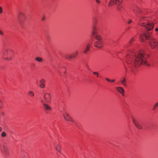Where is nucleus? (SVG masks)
Masks as SVG:
<instances>
[{"label":"nucleus","instance_id":"nucleus-27","mask_svg":"<svg viewBox=\"0 0 158 158\" xmlns=\"http://www.w3.org/2000/svg\"><path fill=\"white\" fill-rule=\"evenodd\" d=\"M1 136L2 137H5L6 136V134L5 132H3L2 133Z\"/></svg>","mask_w":158,"mask_h":158},{"label":"nucleus","instance_id":"nucleus-8","mask_svg":"<svg viewBox=\"0 0 158 158\" xmlns=\"http://www.w3.org/2000/svg\"><path fill=\"white\" fill-rule=\"evenodd\" d=\"M131 117L133 123L135 125L136 127L139 129H142V126L141 125L140 121L138 120L135 119L132 115H131Z\"/></svg>","mask_w":158,"mask_h":158},{"label":"nucleus","instance_id":"nucleus-21","mask_svg":"<svg viewBox=\"0 0 158 158\" xmlns=\"http://www.w3.org/2000/svg\"><path fill=\"white\" fill-rule=\"evenodd\" d=\"M35 59L36 61L39 62H41L43 60L42 58L39 57H36Z\"/></svg>","mask_w":158,"mask_h":158},{"label":"nucleus","instance_id":"nucleus-16","mask_svg":"<svg viewBox=\"0 0 158 158\" xmlns=\"http://www.w3.org/2000/svg\"><path fill=\"white\" fill-rule=\"evenodd\" d=\"M120 81L122 84L124 86H126L127 85V82L124 77H122V79L120 80Z\"/></svg>","mask_w":158,"mask_h":158},{"label":"nucleus","instance_id":"nucleus-28","mask_svg":"<svg viewBox=\"0 0 158 158\" xmlns=\"http://www.w3.org/2000/svg\"><path fill=\"white\" fill-rule=\"evenodd\" d=\"M40 87L41 88H44L45 87L44 84H40Z\"/></svg>","mask_w":158,"mask_h":158},{"label":"nucleus","instance_id":"nucleus-34","mask_svg":"<svg viewBox=\"0 0 158 158\" xmlns=\"http://www.w3.org/2000/svg\"><path fill=\"white\" fill-rule=\"evenodd\" d=\"M0 35H4L3 33L1 30H0Z\"/></svg>","mask_w":158,"mask_h":158},{"label":"nucleus","instance_id":"nucleus-37","mask_svg":"<svg viewBox=\"0 0 158 158\" xmlns=\"http://www.w3.org/2000/svg\"><path fill=\"white\" fill-rule=\"evenodd\" d=\"M2 149V147H1V143H0V149L1 150Z\"/></svg>","mask_w":158,"mask_h":158},{"label":"nucleus","instance_id":"nucleus-2","mask_svg":"<svg viewBox=\"0 0 158 158\" xmlns=\"http://www.w3.org/2000/svg\"><path fill=\"white\" fill-rule=\"evenodd\" d=\"M133 11L135 13H140L141 14L138 21L139 25L144 27L147 30H151L153 29L154 24L152 22V19L149 17L147 15V11L142 10L140 8L137 6L135 7Z\"/></svg>","mask_w":158,"mask_h":158},{"label":"nucleus","instance_id":"nucleus-6","mask_svg":"<svg viewBox=\"0 0 158 158\" xmlns=\"http://www.w3.org/2000/svg\"><path fill=\"white\" fill-rule=\"evenodd\" d=\"M40 102L43 106L45 112L47 113H49L52 109L51 106L47 104L48 103H45V102L42 99L40 100Z\"/></svg>","mask_w":158,"mask_h":158},{"label":"nucleus","instance_id":"nucleus-38","mask_svg":"<svg viewBox=\"0 0 158 158\" xmlns=\"http://www.w3.org/2000/svg\"><path fill=\"white\" fill-rule=\"evenodd\" d=\"M2 103V102L0 100V104H1Z\"/></svg>","mask_w":158,"mask_h":158},{"label":"nucleus","instance_id":"nucleus-31","mask_svg":"<svg viewBox=\"0 0 158 158\" xmlns=\"http://www.w3.org/2000/svg\"><path fill=\"white\" fill-rule=\"evenodd\" d=\"M45 19H46L45 17L44 16L42 17L41 19H42V21H44Z\"/></svg>","mask_w":158,"mask_h":158},{"label":"nucleus","instance_id":"nucleus-36","mask_svg":"<svg viewBox=\"0 0 158 158\" xmlns=\"http://www.w3.org/2000/svg\"><path fill=\"white\" fill-rule=\"evenodd\" d=\"M115 81V79H113L112 80H110V82H114Z\"/></svg>","mask_w":158,"mask_h":158},{"label":"nucleus","instance_id":"nucleus-17","mask_svg":"<svg viewBox=\"0 0 158 158\" xmlns=\"http://www.w3.org/2000/svg\"><path fill=\"white\" fill-rule=\"evenodd\" d=\"M18 16L19 19L20 20L23 19L25 18L24 14L21 12H19V13Z\"/></svg>","mask_w":158,"mask_h":158},{"label":"nucleus","instance_id":"nucleus-22","mask_svg":"<svg viewBox=\"0 0 158 158\" xmlns=\"http://www.w3.org/2000/svg\"><path fill=\"white\" fill-rule=\"evenodd\" d=\"M28 95L30 97H33L34 96V94L33 92L29 91L28 93Z\"/></svg>","mask_w":158,"mask_h":158},{"label":"nucleus","instance_id":"nucleus-14","mask_svg":"<svg viewBox=\"0 0 158 158\" xmlns=\"http://www.w3.org/2000/svg\"><path fill=\"white\" fill-rule=\"evenodd\" d=\"M91 45V44L88 43L87 44L86 46L83 51V53L86 54L89 50Z\"/></svg>","mask_w":158,"mask_h":158},{"label":"nucleus","instance_id":"nucleus-20","mask_svg":"<svg viewBox=\"0 0 158 158\" xmlns=\"http://www.w3.org/2000/svg\"><path fill=\"white\" fill-rule=\"evenodd\" d=\"M59 72H63L65 74L66 72V68L65 67H62L60 68Z\"/></svg>","mask_w":158,"mask_h":158},{"label":"nucleus","instance_id":"nucleus-39","mask_svg":"<svg viewBox=\"0 0 158 158\" xmlns=\"http://www.w3.org/2000/svg\"><path fill=\"white\" fill-rule=\"evenodd\" d=\"M2 130V128H0V131L1 130Z\"/></svg>","mask_w":158,"mask_h":158},{"label":"nucleus","instance_id":"nucleus-25","mask_svg":"<svg viewBox=\"0 0 158 158\" xmlns=\"http://www.w3.org/2000/svg\"><path fill=\"white\" fill-rule=\"evenodd\" d=\"M93 74L96 75L97 77H99V73L97 72H93Z\"/></svg>","mask_w":158,"mask_h":158},{"label":"nucleus","instance_id":"nucleus-4","mask_svg":"<svg viewBox=\"0 0 158 158\" xmlns=\"http://www.w3.org/2000/svg\"><path fill=\"white\" fill-rule=\"evenodd\" d=\"M3 56L5 59L10 60L12 59L14 56L13 51L10 49L6 50L3 53Z\"/></svg>","mask_w":158,"mask_h":158},{"label":"nucleus","instance_id":"nucleus-19","mask_svg":"<svg viewBox=\"0 0 158 158\" xmlns=\"http://www.w3.org/2000/svg\"><path fill=\"white\" fill-rule=\"evenodd\" d=\"M59 72H63L65 74L66 72V68L65 67H62L60 68Z\"/></svg>","mask_w":158,"mask_h":158},{"label":"nucleus","instance_id":"nucleus-18","mask_svg":"<svg viewBox=\"0 0 158 158\" xmlns=\"http://www.w3.org/2000/svg\"><path fill=\"white\" fill-rule=\"evenodd\" d=\"M78 53V51H76L71 55L72 56H69V57L73 59L77 56Z\"/></svg>","mask_w":158,"mask_h":158},{"label":"nucleus","instance_id":"nucleus-3","mask_svg":"<svg viewBox=\"0 0 158 158\" xmlns=\"http://www.w3.org/2000/svg\"><path fill=\"white\" fill-rule=\"evenodd\" d=\"M140 38L143 41H145L146 40H149L151 48L152 49L156 48L158 50V43L155 40L152 38L150 35L143 33L141 35Z\"/></svg>","mask_w":158,"mask_h":158},{"label":"nucleus","instance_id":"nucleus-29","mask_svg":"<svg viewBox=\"0 0 158 158\" xmlns=\"http://www.w3.org/2000/svg\"><path fill=\"white\" fill-rule=\"evenodd\" d=\"M3 8L2 7L0 6V14H2L3 13Z\"/></svg>","mask_w":158,"mask_h":158},{"label":"nucleus","instance_id":"nucleus-32","mask_svg":"<svg viewBox=\"0 0 158 158\" xmlns=\"http://www.w3.org/2000/svg\"><path fill=\"white\" fill-rule=\"evenodd\" d=\"M96 2L98 4H100V1L99 0H95Z\"/></svg>","mask_w":158,"mask_h":158},{"label":"nucleus","instance_id":"nucleus-1","mask_svg":"<svg viewBox=\"0 0 158 158\" xmlns=\"http://www.w3.org/2000/svg\"><path fill=\"white\" fill-rule=\"evenodd\" d=\"M134 40V38L132 37L129 41V43L125 46L124 50L125 51H127L125 52L126 57L125 60L123 61L126 73H128L130 70L133 75L136 74V67L141 64L147 66L150 65L147 60L144 50H141L135 52L130 48Z\"/></svg>","mask_w":158,"mask_h":158},{"label":"nucleus","instance_id":"nucleus-33","mask_svg":"<svg viewBox=\"0 0 158 158\" xmlns=\"http://www.w3.org/2000/svg\"><path fill=\"white\" fill-rule=\"evenodd\" d=\"M131 22H132L131 20V19H129L128 20V21H127V23L128 24H130L131 23Z\"/></svg>","mask_w":158,"mask_h":158},{"label":"nucleus","instance_id":"nucleus-9","mask_svg":"<svg viewBox=\"0 0 158 158\" xmlns=\"http://www.w3.org/2000/svg\"><path fill=\"white\" fill-rule=\"evenodd\" d=\"M100 31V30L99 27H93V30L92 32V34L93 36H94L95 38V36L97 35H100L99 33Z\"/></svg>","mask_w":158,"mask_h":158},{"label":"nucleus","instance_id":"nucleus-15","mask_svg":"<svg viewBox=\"0 0 158 158\" xmlns=\"http://www.w3.org/2000/svg\"><path fill=\"white\" fill-rule=\"evenodd\" d=\"M54 146L55 147V149L56 150L58 151L60 154H61V147L60 146L59 144H54Z\"/></svg>","mask_w":158,"mask_h":158},{"label":"nucleus","instance_id":"nucleus-11","mask_svg":"<svg viewBox=\"0 0 158 158\" xmlns=\"http://www.w3.org/2000/svg\"><path fill=\"white\" fill-rule=\"evenodd\" d=\"M44 99H43L45 102V103H49L51 100V96L48 93H46L44 96Z\"/></svg>","mask_w":158,"mask_h":158},{"label":"nucleus","instance_id":"nucleus-26","mask_svg":"<svg viewBox=\"0 0 158 158\" xmlns=\"http://www.w3.org/2000/svg\"><path fill=\"white\" fill-rule=\"evenodd\" d=\"M45 83V80L43 79H41L40 81V83L44 84Z\"/></svg>","mask_w":158,"mask_h":158},{"label":"nucleus","instance_id":"nucleus-23","mask_svg":"<svg viewBox=\"0 0 158 158\" xmlns=\"http://www.w3.org/2000/svg\"><path fill=\"white\" fill-rule=\"evenodd\" d=\"M69 56H72L69 54L66 55L65 56V58L67 59H73L70 58Z\"/></svg>","mask_w":158,"mask_h":158},{"label":"nucleus","instance_id":"nucleus-13","mask_svg":"<svg viewBox=\"0 0 158 158\" xmlns=\"http://www.w3.org/2000/svg\"><path fill=\"white\" fill-rule=\"evenodd\" d=\"M9 147V144L7 143H4L3 144V151L6 154H8V149Z\"/></svg>","mask_w":158,"mask_h":158},{"label":"nucleus","instance_id":"nucleus-7","mask_svg":"<svg viewBox=\"0 0 158 158\" xmlns=\"http://www.w3.org/2000/svg\"><path fill=\"white\" fill-rule=\"evenodd\" d=\"M60 111L63 114L64 118L66 120L71 122L73 123H75L74 121L71 118L69 114L67 113L65 109H64L62 110H61Z\"/></svg>","mask_w":158,"mask_h":158},{"label":"nucleus","instance_id":"nucleus-5","mask_svg":"<svg viewBox=\"0 0 158 158\" xmlns=\"http://www.w3.org/2000/svg\"><path fill=\"white\" fill-rule=\"evenodd\" d=\"M95 39L97 40L94 44L95 47L98 48H102L104 45L102 37L100 35H97L95 36Z\"/></svg>","mask_w":158,"mask_h":158},{"label":"nucleus","instance_id":"nucleus-30","mask_svg":"<svg viewBox=\"0 0 158 158\" xmlns=\"http://www.w3.org/2000/svg\"><path fill=\"white\" fill-rule=\"evenodd\" d=\"M155 31L156 32V35H158V28H156L155 29Z\"/></svg>","mask_w":158,"mask_h":158},{"label":"nucleus","instance_id":"nucleus-35","mask_svg":"<svg viewBox=\"0 0 158 158\" xmlns=\"http://www.w3.org/2000/svg\"><path fill=\"white\" fill-rule=\"evenodd\" d=\"M106 79L108 81L110 82V80L108 78H106Z\"/></svg>","mask_w":158,"mask_h":158},{"label":"nucleus","instance_id":"nucleus-12","mask_svg":"<svg viewBox=\"0 0 158 158\" xmlns=\"http://www.w3.org/2000/svg\"><path fill=\"white\" fill-rule=\"evenodd\" d=\"M116 89L117 91L122 96H124L125 91L123 88L120 86H118L116 88Z\"/></svg>","mask_w":158,"mask_h":158},{"label":"nucleus","instance_id":"nucleus-24","mask_svg":"<svg viewBox=\"0 0 158 158\" xmlns=\"http://www.w3.org/2000/svg\"><path fill=\"white\" fill-rule=\"evenodd\" d=\"M158 106V102L156 103L155 105H154L153 107V110H155L156 109V107Z\"/></svg>","mask_w":158,"mask_h":158},{"label":"nucleus","instance_id":"nucleus-10","mask_svg":"<svg viewBox=\"0 0 158 158\" xmlns=\"http://www.w3.org/2000/svg\"><path fill=\"white\" fill-rule=\"evenodd\" d=\"M122 2V0H110L108 5L109 6H110L114 4H116L118 5L121 4Z\"/></svg>","mask_w":158,"mask_h":158}]
</instances>
